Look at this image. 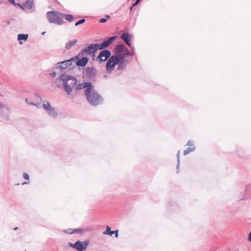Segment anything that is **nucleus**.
I'll use <instances>...</instances> for the list:
<instances>
[{"label": "nucleus", "instance_id": "nucleus-9", "mask_svg": "<svg viewBox=\"0 0 251 251\" xmlns=\"http://www.w3.org/2000/svg\"><path fill=\"white\" fill-rule=\"evenodd\" d=\"M89 244V241L88 240H85L83 242L78 240L73 244V248L78 251H83L87 249Z\"/></svg>", "mask_w": 251, "mask_h": 251}, {"label": "nucleus", "instance_id": "nucleus-16", "mask_svg": "<svg viewBox=\"0 0 251 251\" xmlns=\"http://www.w3.org/2000/svg\"><path fill=\"white\" fill-rule=\"evenodd\" d=\"M116 38L117 36H114L109 37L107 40H104L101 43V46L103 47L104 49H106L111 45L116 39Z\"/></svg>", "mask_w": 251, "mask_h": 251}, {"label": "nucleus", "instance_id": "nucleus-5", "mask_svg": "<svg viewBox=\"0 0 251 251\" xmlns=\"http://www.w3.org/2000/svg\"><path fill=\"white\" fill-rule=\"evenodd\" d=\"M43 107L47 111L49 116L55 118L58 113L49 101H43Z\"/></svg>", "mask_w": 251, "mask_h": 251}, {"label": "nucleus", "instance_id": "nucleus-33", "mask_svg": "<svg viewBox=\"0 0 251 251\" xmlns=\"http://www.w3.org/2000/svg\"><path fill=\"white\" fill-rule=\"evenodd\" d=\"M141 0H136V1L133 4L132 7L137 5L140 1Z\"/></svg>", "mask_w": 251, "mask_h": 251}, {"label": "nucleus", "instance_id": "nucleus-45", "mask_svg": "<svg viewBox=\"0 0 251 251\" xmlns=\"http://www.w3.org/2000/svg\"><path fill=\"white\" fill-rule=\"evenodd\" d=\"M133 7L132 6L131 7H130V10L131 11L133 9Z\"/></svg>", "mask_w": 251, "mask_h": 251}, {"label": "nucleus", "instance_id": "nucleus-18", "mask_svg": "<svg viewBox=\"0 0 251 251\" xmlns=\"http://www.w3.org/2000/svg\"><path fill=\"white\" fill-rule=\"evenodd\" d=\"M77 42V39H74L70 41L69 42L66 44L65 49L67 50H70L72 47L75 45Z\"/></svg>", "mask_w": 251, "mask_h": 251}, {"label": "nucleus", "instance_id": "nucleus-22", "mask_svg": "<svg viewBox=\"0 0 251 251\" xmlns=\"http://www.w3.org/2000/svg\"><path fill=\"white\" fill-rule=\"evenodd\" d=\"M186 146H189V147L191 148H192V149H194V150H196V147L195 146V143L194 142V141L192 140H189L187 144H186Z\"/></svg>", "mask_w": 251, "mask_h": 251}, {"label": "nucleus", "instance_id": "nucleus-41", "mask_svg": "<svg viewBox=\"0 0 251 251\" xmlns=\"http://www.w3.org/2000/svg\"><path fill=\"white\" fill-rule=\"evenodd\" d=\"M134 52L133 51L132 52H130V55L131 56H133L134 55Z\"/></svg>", "mask_w": 251, "mask_h": 251}, {"label": "nucleus", "instance_id": "nucleus-20", "mask_svg": "<svg viewBox=\"0 0 251 251\" xmlns=\"http://www.w3.org/2000/svg\"><path fill=\"white\" fill-rule=\"evenodd\" d=\"M64 17L65 19L69 22H73L75 18L74 16L71 14H62V18Z\"/></svg>", "mask_w": 251, "mask_h": 251}, {"label": "nucleus", "instance_id": "nucleus-30", "mask_svg": "<svg viewBox=\"0 0 251 251\" xmlns=\"http://www.w3.org/2000/svg\"><path fill=\"white\" fill-rule=\"evenodd\" d=\"M23 177L26 180H29V175L26 173H23Z\"/></svg>", "mask_w": 251, "mask_h": 251}, {"label": "nucleus", "instance_id": "nucleus-10", "mask_svg": "<svg viewBox=\"0 0 251 251\" xmlns=\"http://www.w3.org/2000/svg\"><path fill=\"white\" fill-rule=\"evenodd\" d=\"M111 56V52L109 50H104L100 52L96 59L101 62L106 61Z\"/></svg>", "mask_w": 251, "mask_h": 251}, {"label": "nucleus", "instance_id": "nucleus-4", "mask_svg": "<svg viewBox=\"0 0 251 251\" xmlns=\"http://www.w3.org/2000/svg\"><path fill=\"white\" fill-rule=\"evenodd\" d=\"M11 112L10 108L0 101V118L4 120H8Z\"/></svg>", "mask_w": 251, "mask_h": 251}, {"label": "nucleus", "instance_id": "nucleus-21", "mask_svg": "<svg viewBox=\"0 0 251 251\" xmlns=\"http://www.w3.org/2000/svg\"><path fill=\"white\" fill-rule=\"evenodd\" d=\"M28 34H19L18 35V40L19 41L24 40L26 41L28 38Z\"/></svg>", "mask_w": 251, "mask_h": 251}, {"label": "nucleus", "instance_id": "nucleus-1", "mask_svg": "<svg viewBox=\"0 0 251 251\" xmlns=\"http://www.w3.org/2000/svg\"><path fill=\"white\" fill-rule=\"evenodd\" d=\"M60 79L63 82L64 89L68 97H74L76 93V91L74 90L77 84L76 79L74 76L65 74H62Z\"/></svg>", "mask_w": 251, "mask_h": 251}, {"label": "nucleus", "instance_id": "nucleus-44", "mask_svg": "<svg viewBox=\"0 0 251 251\" xmlns=\"http://www.w3.org/2000/svg\"><path fill=\"white\" fill-rule=\"evenodd\" d=\"M105 17H106L107 19H109L110 18V16L109 15H106Z\"/></svg>", "mask_w": 251, "mask_h": 251}, {"label": "nucleus", "instance_id": "nucleus-11", "mask_svg": "<svg viewBox=\"0 0 251 251\" xmlns=\"http://www.w3.org/2000/svg\"><path fill=\"white\" fill-rule=\"evenodd\" d=\"M96 52V49L94 47V44H90L87 48L83 49L76 56V58L78 57H81L85 53H87L88 54H94Z\"/></svg>", "mask_w": 251, "mask_h": 251}, {"label": "nucleus", "instance_id": "nucleus-31", "mask_svg": "<svg viewBox=\"0 0 251 251\" xmlns=\"http://www.w3.org/2000/svg\"><path fill=\"white\" fill-rule=\"evenodd\" d=\"M25 102L27 103V104H29L30 105H36L37 106V105L35 103L33 102H30V101L28 100L27 99H25Z\"/></svg>", "mask_w": 251, "mask_h": 251}, {"label": "nucleus", "instance_id": "nucleus-36", "mask_svg": "<svg viewBox=\"0 0 251 251\" xmlns=\"http://www.w3.org/2000/svg\"><path fill=\"white\" fill-rule=\"evenodd\" d=\"M248 240L250 242H251V231L249 233V237H248Z\"/></svg>", "mask_w": 251, "mask_h": 251}, {"label": "nucleus", "instance_id": "nucleus-19", "mask_svg": "<svg viewBox=\"0 0 251 251\" xmlns=\"http://www.w3.org/2000/svg\"><path fill=\"white\" fill-rule=\"evenodd\" d=\"M24 6L25 7L26 10H32L33 8V1L27 0L25 3H24Z\"/></svg>", "mask_w": 251, "mask_h": 251}, {"label": "nucleus", "instance_id": "nucleus-34", "mask_svg": "<svg viewBox=\"0 0 251 251\" xmlns=\"http://www.w3.org/2000/svg\"><path fill=\"white\" fill-rule=\"evenodd\" d=\"M11 4L15 5L16 4L15 3L14 0H8Z\"/></svg>", "mask_w": 251, "mask_h": 251}, {"label": "nucleus", "instance_id": "nucleus-2", "mask_svg": "<svg viewBox=\"0 0 251 251\" xmlns=\"http://www.w3.org/2000/svg\"><path fill=\"white\" fill-rule=\"evenodd\" d=\"M85 96L88 103L92 106L101 104L103 102L102 97L95 89L94 86L87 89Z\"/></svg>", "mask_w": 251, "mask_h": 251}, {"label": "nucleus", "instance_id": "nucleus-12", "mask_svg": "<svg viewBox=\"0 0 251 251\" xmlns=\"http://www.w3.org/2000/svg\"><path fill=\"white\" fill-rule=\"evenodd\" d=\"M93 87L92 84L90 82H85L79 84L77 86H76L75 91L77 90H81L82 89H84V95L85 94V92L86 90L88 88H91Z\"/></svg>", "mask_w": 251, "mask_h": 251}, {"label": "nucleus", "instance_id": "nucleus-37", "mask_svg": "<svg viewBox=\"0 0 251 251\" xmlns=\"http://www.w3.org/2000/svg\"><path fill=\"white\" fill-rule=\"evenodd\" d=\"M50 75L52 77H55L56 76V73L54 72H53L52 73L50 74Z\"/></svg>", "mask_w": 251, "mask_h": 251}, {"label": "nucleus", "instance_id": "nucleus-28", "mask_svg": "<svg viewBox=\"0 0 251 251\" xmlns=\"http://www.w3.org/2000/svg\"><path fill=\"white\" fill-rule=\"evenodd\" d=\"M111 231V228L108 226H106V230L103 232V234L104 235H109V232Z\"/></svg>", "mask_w": 251, "mask_h": 251}, {"label": "nucleus", "instance_id": "nucleus-43", "mask_svg": "<svg viewBox=\"0 0 251 251\" xmlns=\"http://www.w3.org/2000/svg\"><path fill=\"white\" fill-rule=\"evenodd\" d=\"M28 183V182H24L22 183V185L26 184H27Z\"/></svg>", "mask_w": 251, "mask_h": 251}, {"label": "nucleus", "instance_id": "nucleus-27", "mask_svg": "<svg viewBox=\"0 0 251 251\" xmlns=\"http://www.w3.org/2000/svg\"><path fill=\"white\" fill-rule=\"evenodd\" d=\"M176 156H177V169H178L179 166V162H180V151H177Z\"/></svg>", "mask_w": 251, "mask_h": 251}, {"label": "nucleus", "instance_id": "nucleus-26", "mask_svg": "<svg viewBox=\"0 0 251 251\" xmlns=\"http://www.w3.org/2000/svg\"><path fill=\"white\" fill-rule=\"evenodd\" d=\"M125 52H124V54L122 55V56H124V58H126V56L127 55H130V52L127 49V48L126 47V49H125Z\"/></svg>", "mask_w": 251, "mask_h": 251}, {"label": "nucleus", "instance_id": "nucleus-23", "mask_svg": "<svg viewBox=\"0 0 251 251\" xmlns=\"http://www.w3.org/2000/svg\"><path fill=\"white\" fill-rule=\"evenodd\" d=\"M194 151H195V150H194V149L188 147L187 149L183 151V154L184 155H186L188 154L189 153Z\"/></svg>", "mask_w": 251, "mask_h": 251}, {"label": "nucleus", "instance_id": "nucleus-39", "mask_svg": "<svg viewBox=\"0 0 251 251\" xmlns=\"http://www.w3.org/2000/svg\"><path fill=\"white\" fill-rule=\"evenodd\" d=\"M20 7H21L22 9H23V10H26V9H25V7L24 6V4H22V5H20Z\"/></svg>", "mask_w": 251, "mask_h": 251}, {"label": "nucleus", "instance_id": "nucleus-8", "mask_svg": "<svg viewBox=\"0 0 251 251\" xmlns=\"http://www.w3.org/2000/svg\"><path fill=\"white\" fill-rule=\"evenodd\" d=\"M118 65L117 70H121L125 69L128 64L129 61L122 56H116V59Z\"/></svg>", "mask_w": 251, "mask_h": 251}, {"label": "nucleus", "instance_id": "nucleus-6", "mask_svg": "<svg viewBox=\"0 0 251 251\" xmlns=\"http://www.w3.org/2000/svg\"><path fill=\"white\" fill-rule=\"evenodd\" d=\"M76 56L75 58H72L70 59L63 61L61 62L58 63L57 64L56 68H60L61 69H66L68 67L71 66L75 64Z\"/></svg>", "mask_w": 251, "mask_h": 251}, {"label": "nucleus", "instance_id": "nucleus-29", "mask_svg": "<svg viewBox=\"0 0 251 251\" xmlns=\"http://www.w3.org/2000/svg\"><path fill=\"white\" fill-rule=\"evenodd\" d=\"M85 22V20L84 19H81L75 23V25L78 26V25L84 23Z\"/></svg>", "mask_w": 251, "mask_h": 251}, {"label": "nucleus", "instance_id": "nucleus-42", "mask_svg": "<svg viewBox=\"0 0 251 251\" xmlns=\"http://www.w3.org/2000/svg\"><path fill=\"white\" fill-rule=\"evenodd\" d=\"M73 244H74L70 243L69 246H70V247H71L73 248Z\"/></svg>", "mask_w": 251, "mask_h": 251}, {"label": "nucleus", "instance_id": "nucleus-25", "mask_svg": "<svg viewBox=\"0 0 251 251\" xmlns=\"http://www.w3.org/2000/svg\"><path fill=\"white\" fill-rule=\"evenodd\" d=\"M77 232L80 233L82 234L84 233V230L82 229H74L73 232H70V234L75 233Z\"/></svg>", "mask_w": 251, "mask_h": 251}, {"label": "nucleus", "instance_id": "nucleus-24", "mask_svg": "<svg viewBox=\"0 0 251 251\" xmlns=\"http://www.w3.org/2000/svg\"><path fill=\"white\" fill-rule=\"evenodd\" d=\"M94 45L95 48H96V51L98 50H101L104 49L103 47L101 46V44H94Z\"/></svg>", "mask_w": 251, "mask_h": 251}, {"label": "nucleus", "instance_id": "nucleus-48", "mask_svg": "<svg viewBox=\"0 0 251 251\" xmlns=\"http://www.w3.org/2000/svg\"><path fill=\"white\" fill-rule=\"evenodd\" d=\"M18 229V227L14 228V230H17Z\"/></svg>", "mask_w": 251, "mask_h": 251}, {"label": "nucleus", "instance_id": "nucleus-46", "mask_svg": "<svg viewBox=\"0 0 251 251\" xmlns=\"http://www.w3.org/2000/svg\"><path fill=\"white\" fill-rule=\"evenodd\" d=\"M45 33H46V32L44 31V32H42L41 34H42V35H45Z\"/></svg>", "mask_w": 251, "mask_h": 251}, {"label": "nucleus", "instance_id": "nucleus-3", "mask_svg": "<svg viewBox=\"0 0 251 251\" xmlns=\"http://www.w3.org/2000/svg\"><path fill=\"white\" fill-rule=\"evenodd\" d=\"M62 14L57 11H50L46 13V17L50 23L61 25L65 23L62 18Z\"/></svg>", "mask_w": 251, "mask_h": 251}, {"label": "nucleus", "instance_id": "nucleus-47", "mask_svg": "<svg viewBox=\"0 0 251 251\" xmlns=\"http://www.w3.org/2000/svg\"><path fill=\"white\" fill-rule=\"evenodd\" d=\"M17 4L18 6H20V5H21V4L20 3H17Z\"/></svg>", "mask_w": 251, "mask_h": 251}, {"label": "nucleus", "instance_id": "nucleus-7", "mask_svg": "<svg viewBox=\"0 0 251 251\" xmlns=\"http://www.w3.org/2000/svg\"><path fill=\"white\" fill-rule=\"evenodd\" d=\"M116 56L112 55L108 60L106 65V72L108 73H111L113 70L115 66L117 65Z\"/></svg>", "mask_w": 251, "mask_h": 251}, {"label": "nucleus", "instance_id": "nucleus-13", "mask_svg": "<svg viewBox=\"0 0 251 251\" xmlns=\"http://www.w3.org/2000/svg\"><path fill=\"white\" fill-rule=\"evenodd\" d=\"M126 47L123 44L118 45L115 49V54L114 56H122L125 51Z\"/></svg>", "mask_w": 251, "mask_h": 251}, {"label": "nucleus", "instance_id": "nucleus-32", "mask_svg": "<svg viewBox=\"0 0 251 251\" xmlns=\"http://www.w3.org/2000/svg\"><path fill=\"white\" fill-rule=\"evenodd\" d=\"M107 21V19L106 18H101L100 19V22L101 23H105Z\"/></svg>", "mask_w": 251, "mask_h": 251}, {"label": "nucleus", "instance_id": "nucleus-38", "mask_svg": "<svg viewBox=\"0 0 251 251\" xmlns=\"http://www.w3.org/2000/svg\"><path fill=\"white\" fill-rule=\"evenodd\" d=\"M115 231H110L109 232V235L112 236L113 234H114Z\"/></svg>", "mask_w": 251, "mask_h": 251}, {"label": "nucleus", "instance_id": "nucleus-35", "mask_svg": "<svg viewBox=\"0 0 251 251\" xmlns=\"http://www.w3.org/2000/svg\"><path fill=\"white\" fill-rule=\"evenodd\" d=\"M114 234L115 235L116 238H118V230H115Z\"/></svg>", "mask_w": 251, "mask_h": 251}, {"label": "nucleus", "instance_id": "nucleus-17", "mask_svg": "<svg viewBox=\"0 0 251 251\" xmlns=\"http://www.w3.org/2000/svg\"><path fill=\"white\" fill-rule=\"evenodd\" d=\"M132 36L131 35H129L127 33L125 32L122 34L121 38L123 40H124L125 42V43L128 46L130 47L131 46L130 41L132 38Z\"/></svg>", "mask_w": 251, "mask_h": 251}, {"label": "nucleus", "instance_id": "nucleus-15", "mask_svg": "<svg viewBox=\"0 0 251 251\" xmlns=\"http://www.w3.org/2000/svg\"><path fill=\"white\" fill-rule=\"evenodd\" d=\"M79 57L76 59L75 64L78 67H84L87 64L88 62V59L86 57H82L81 59H79Z\"/></svg>", "mask_w": 251, "mask_h": 251}, {"label": "nucleus", "instance_id": "nucleus-40", "mask_svg": "<svg viewBox=\"0 0 251 251\" xmlns=\"http://www.w3.org/2000/svg\"><path fill=\"white\" fill-rule=\"evenodd\" d=\"M5 0H0V4H2L3 3H4Z\"/></svg>", "mask_w": 251, "mask_h": 251}, {"label": "nucleus", "instance_id": "nucleus-14", "mask_svg": "<svg viewBox=\"0 0 251 251\" xmlns=\"http://www.w3.org/2000/svg\"><path fill=\"white\" fill-rule=\"evenodd\" d=\"M86 75L90 78L94 77L96 74V69L93 67H87L85 68Z\"/></svg>", "mask_w": 251, "mask_h": 251}]
</instances>
